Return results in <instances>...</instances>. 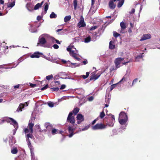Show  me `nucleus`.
Masks as SVG:
<instances>
[{"mask_svg":"<svg viewBox=\"0 0 160 160\" xmlns=\"http://www.w3.org/2000/svg\"><path fill=\"white\" fill-rule=\"evenodd\" d=\"M72 112H70L69 113L67 121V122L73 125L75 123V119L74 116H72Z\"/></svg>","mask_w":160,"mask_h":160,"instance_id":"obj_6","label":"nucleus"},{"mask_svg":"<svg viewBox=\"0 0 160 160\" xmlns=\"http://www.w3.org/2000/svg\"><path fill=\"white\" fill-rule=\"evenodd\" d=\"M98 26H93L90 29V30L91 31H92L95 30L97 28Z\"/></svg>","mask_w":160,"mask_h":160,"instance_id":"obj_48","label":"nucleus"},{"mask_svg":"<svg viewBox=\"0 0 160 160\" xmlns=\"http://www.w3.org/2000/svg\"><path fill=\"white\" fill-rule=\"evenodd\" d=\"M91 40V38L90 37H87L85 38L84 42L86 43H88Z\"/></svg>","mask_w":160,"mask_h":160,"instance_id":"obj_39","label":"nucleus"},{"mask_svg":"<svg viewBox=\"0 0 160 160\" xmlns=\"http://www.w3.org/2000/svg\"><path fill=\"white\" fill-rule=\"evenodd\" d=\"M134 12H135V9L134 8H132V9L131 11L129 12V13H130L132 14V13H134Z\"/></svg>","mask_w":160,"mask_h":160,"instance_id":"obj_56","label":"nucleus"},{"mask_svg":"<svg viewBox=\"0 0 160 160\" xmlns=\"http://www.w3.org/2000/svg\"><path fill=\"white\" fill-rule=\"evenodd\" d=\"M62 62L64 63H67L68 66L71 67L72 68H75L79 66V64H78L76 63H72L69 61L67 62L66 61L64 60H62Z\"/></svg>","mask_w":160,"mask_h":160,"instance_id":"obj_7","label":"nucleus"},{"mask_svg":"<svg viewBox=\"0 0 160 160\" xmlns=\"http://www.w3.org/2000/svg\"><path fill=\"white\" fill-rule=\"evenodd\" d=\"M52 91H58L59 90L58 88H50Z\"/></svg>","mask_w":160,"mask_h":160,"instance_id":"obj_41","label":"nucleus"},{"mask_svg":"<svg viewBox=\"0 0 160 160\" xmlns=\"http://www.w3.org/2000/svg\"><path fill=\"white\" fill-rule=\"evenodd\" d=\"M7 121L9 122L11 124L13 125L15 129L13 131V135H14L16 132V130L18 128V125L17 122L12 118H8L7 119Z\"/></svg>","mask_w":160,"mask_h":160,"instance_id":"obj_4","label":"nucleus"},{"mask_svg":"<svg viewBox=\"0 0 160 160\" xmlns=\"http://www.w3.org/2000/svg\"><path fill=\"white\" fill-rule=\"evenodd\" d=\"M105 116V114L104 112L103 111H102L100 113L99 117L101 118H102L104 117Z\"/></svg>","mask_w":160,"mask_h":160,"instance_id":"obj_40","label":"nucleus"},{"mask_svg":"<svg viewBox=\"0 0 160 160\" xmlns=\"http://www.w3.org/2000/svg\"><path fill=\"white\" fill-rule=\"evenodd\" d=\"M35 126H36L37 129L38 130L39 132H41V129L40 127V125L39 124H37Z\"/></svg>","mask_w":160,"mask_h":160,"instance_id":"obj_42","label":"nucleus"},{"mask_svg":"<svg viewBox=\"0 0 160 160\" xmlns=\"http://www.w3.org/2000/svg\"><path fill=\"white\" fill-rule=\"evenodd\" d=\"M44 126L46 127V129L47 130L50 131L51 130H52V126L51 125L50 123H46L44 124Z\"/></svg>","mask_w":160,"mask_h":160,"instance_id":"obj_19","label":"nucleus"},{"mask_svg":"<svg viewBox=\"0 0 160 160\" xmlns=\"http://www.w3.org/2000/svg\"><path fill=\"white\" fill-rule=\"evenodd\" d=\"M118 83H117L116 84H113L111 85L110 87V91H111L112 90H113V89L115 88V87H116L117 85H118Z\"/></svg>","mask_w":160,"mask_h":160,"instance_id":"obj_34","label":"nucleus"},{"mask_svg":"<svg viewBox=\"0 0 160 160\" xmlns=\"http://www.w3.org/2000/svg\"><path fill=\"white\" fill-rule=\"evenodd\" d=\"M81 77L84 79H86L87 78V77L85 75H82Z\"/></svg>","mask_w":160,"mask_h":160,"instance_id":"obj_61","label":"nucleus"},{"mask_svg":"<svg viewBox=\"0 0 160 160\" xmlns=\"http://www.w3.org/2000/svg\"><path fill=\"white\" fill-rule=\"evenodd\" d=\"M114 42L112 41H110L109 42V48L110 49H112L115 48V46L113 44Z\"/></svg>","mask_w":160,"mask_h":160,"instance_id":"obj_23","label":"nucleus"},{"mask_svg":"<svg viewBox=\"0 0 160 160\" xmlns=\"http://www.w3.org/2000/svg\"><path fill=\"white\" fill-rule=\"evenodd\" d=\"M151 38V35L150 34H144L141 37L140 40L141 41L149 39Z\"/></svg>","mask_w":160,"mask_h":160,"instance_id":"obj_14","label":"nucleus"},{"mask_svg":"<svg viewBox=\"0 0 160 160\" xmlns=\"http://www.w3.org/2000/svg\"><path fill=\"white\" fill-rule=\"evenodd\" d=\"M46 59L48 61H49L51 62H52L53 60L52 59V58H51L50 57H48L46 58Z\"/></svg>","mask_w":160,"mask_h":160,"instance_id":"obj_53","label":"nucleus"},{"mask_svg":"<svg viewBox=\"0 0 160 160\" xmlns=\"http://www.w3.org/2000/svg\"><path fill=\"white\" fill-rule=\"evenodd\" d=\"M124 59V58H118L115 59V63L116 65V68H118L120 67V64L121 63V62L122 61H123Z\"/></svg>","mask_w":160,"mask_h":160,"instance_id":"obj_9","label":"nucleus"},{"mask_svg":"<svg viewBox=\"0 0 160 160\" xmlns=\"http://www.w3.org/2000/svg\"><path fill=\"white\" fill-rule=\"evenodd\" d=\"M43 3V1H42L40 3H37L34 7V9L35 10H37L40 7H41Z\"/></svg>","mask_w":160,"mask_h":160,"instance_id":"obj_22","label":"nucleus"},{"mask_svg":"<svg viewBox=\"0 0 160 160\" xmlns=\"http://www.w3.org/2000/svg\"><path fill=\"white\" fill-rule=\"evenodd\" d=\"M59 132L58 131V130L56 129L53 128V129H52V133L53 135H55L56 134L58 133Z\"/></svg>","mask_w":160,"mask_h":160,"instance_id":"obj_28","label":"nucleus"},{"mask_svg":"<svg viewBox=\"0 0 160 160\" xmlns=\"http://www.w3.org/2000/svg\"><path fill=\"white\" fill-rule=\"evenodd\" d=\"M0 3L1 4H3L4 3V0H0Z\"/></svg>","mask_w":160,"mask_h":160,"instance_id":"obj_63","label":"nucleus"},{"mask_svg":"<svg viewBox=\"0 0 160 160\" xmlns=\"http://www.w3.org/2000/svg\"><path fill=\"white\" fill-rule=\"evenodd\" d=\"M120 25L121 28L120 32L122 33H124L126 32L125 29L126 28V26L125 23L122 22L120 23Z\"/></svg>","mask_w":160,"mask_h":160,"instance_id":"obj_13","label":"nucleus"},{"mask_svg":"<svg viewBox=\"0 0 160 160\" xmlns=\"http://www.w3.org/2000/svg\"><path fill=\"white\" fill-rule=\"evenodd\" d=\"M48 106L51 108H52L54 106V104L52 102H49L48 103Z\"/></svg>","mask_w":160,"mask_h":160,"instance_id":"obj_46","label":"nucleus"},{"mask_svg":"<svg viewBox=\"0 0 160 160\" xmlns=\"http://www.w3.org/2000/svg\"><path fill=\"white\" fill-rule=\"evenodd\" d=\"M57 17V15L53 12H52L50 15V17L51 18H56Z\"/></svg>","mask_w":160,"mask_h":160,"instance_id":"obj_30","label":"nucleus"},{"mask_svg":"<svg viewBox=\"0 0 160 160\" xmlns=\"http://www.w3.org/2000/svg\"><path fill=\"white\" fill-rule=\"evenodd\" d=\"M41 19V17L40 16H38L37 17V19L38 21L40 20Z\"/></svg>","mask_w":160,"mask_h":160,"instance_id":"obj_60","label":"nucleus"},{"mask_svg":"<svg viewBox=\"0 0 160 160\" xmlns=\"http://www.w3.org/2000/svg\"><path fill=\"white\" fill-rule=\"evenodd\" d=\"M73 40H74L75 41H79V39L78 37V38L76 37L75 38H73Z\"/></svg>","mask_w":160,"mask_h":160,"instance_id":"obj_59","label":"nucleus"},{"mask_svg":"<svg viewBox=\"0 0 160 160\" xmlns=\"http://www.w3.org/2000/svg\"><path fill=\"white\" fill-rule=\"evenodd\" d=\"M79 109L78 108H76L72 111V112L75 115H76L79 112Z\"/></svg>","mask_w":160,"mask_h":160,"instance_id":"obj_31","label":"nucleus"},{"mask_svg":"<svg viewBox=\"0 0 160 160\" xmlns=\"http://www.w3.org/2000/svg\"><path fill=\"white\" fill-rule=\"evenodd\" d=\"M98 118H97V119H95L94 120H93L92 122V124L93 125L98 120Z\"/></svg>","mask_w":160,"mask_h":160,"instance_id":"obj_55","label":"nucleus"},{"mask_svg":"<svg viewBox=\"0 0 160 160\" xmlns=\"http://www.w3.org/2000/svg\"><path fill=\"white\" fill-rule=\"evenodd\" d=\"M11 152L13 154H16L18 152V150L17 148H13L11 150Z\"/></svg>","mask_w":160,"mask_h":160,"instance_id":"obj_29","label":"nucleus"},{"mask_svg":"<svg viewBox=\"0 0 160 160\" xmlns=\"http://www.w3.org/2000/svg\"><path fill=\"white\" fill-rule=\"evenodd\" d=\"M119 1L118 4V8H120L121 7L123 4L124 0H114V1Z\"/></svg>","mask_w":160,"mask_h":160,"instance_id":"obj_21","label":"nucleus"},{"mask_svg":"<svg viewBox=\"0 0 160 160\" xmlns=\"http://www.w3.org/2000/svg\"><path fill=\"white\" fill-rule=\"evenodd\" d=\"M45 8H44V10L46 12L48 9V7L49 4L48 3L46 2L45 3Z\"/></svg>","mask_w":160,"mask_h":160,"instance_id":"obj_35","label":"nucleus"},{"mask_svg":"<svg viewBox=\"0 0 160 160\" xmlns=\"http://www.w3.org/2000/svg\"><path fill=\"white\" fill-rule=\"evenodd\" d=\"M29 121V123L28 124L27 128H24V132L26 133H28L27 135L26 139L28 142V145H29V144L31 145V143L29 139V138H32L33 137L32 134L33 132L32 128L34 126V124L30 122Z\"/></svg>","mask_w":160,"mask_h":160,"instance_id":"obj_1","label":"nucleus"},{"mask_svg":"<svg viewBox=\"0 0 160 160\" xmlns=\"http://www.w3.org/2000/svg\"><path fill=\"white\" fill-rule=\"evenodd\" d=\"M77 121V123L78 124H80L84 121V117L81 114H78L76 117Z\"/></svg>","mask_w":160,"mask_h":160,"instance_id":"obj_10","label":"nucleus"},{"mask_svg":"<svg viewBox=\"0 0 160 160\" xmlns=\"http://www.w3.org/2000/svg\"><path fill=\"white\" fill-rule=\"evenodd\" d=\"M50 39L53 43H55L56 39L53 37H50Z\"/></svg>","mask_w":160,"mask_h":160,"instance_id":"obj_47","label":"nucleus"},{"mask_svg":"<svg viewBox=\"0 0 160 160\" xmlns=\"http://www.w3.org/2000/svg\"><path fill=\"white\" fill-rule=\"evenodd\" d=\"M127 60H128V59H127V61H126L125 62H122V63L123 65H125L126 63H128L129 62H130V60L129 61H128Z\"/></svg>","mask_w":160,"mask_h":160,"instance_id":"obj_57","label":"nucleus"},{"mask_svg":"<svg viewBox=\"0 0 160 160\" xmlns=\"http://www.w3.org/2000/svg\"><path fill=\"white\" fill-rule=\"evenodd\" d=\"M43 37L45 38H48V35L47 34H44L43 35Z\"/></svg>","mask_w":160,"mask_h":160,"instance_id":"obj_64","label":"nucleus"},{"mask_svg":"<svg viewBox=\"0 0 160 160\" xmlns=\"http://www.w3.org/2000/svg\"><path fill=\"white\" fill-rule=\"evenodd\" d=\"M53 78V76L52 74H51L47 76L46 77V79L48 80H49L51 79L52 78Z\"/></svg>","mask_w":160,"mask_h":160,"instance_id":"obj_33","label":"nucleus"},{"mask_svg":"<svg viewBox=\"0 0 160 160\" xmlns=\"http://www.w3.org/2000/svg\"><path fill=\"white\" fill-rule=\"evenodd\" d=\"M30 150L32 160H34L35 159V156L34 153L33 152V148H32L31 147V145L29 144V145H28Z\"/></svg>","mask_w":160,"mask_h":160,"instance_id":"obj_16","label":"nucleus"},{"mask_svg":"<svg viewBox=\"0 0 160 160\" xmlns=\"http://www.w3.org/2000/svg\"><path fill=\"white\" fill-rule=\"evenodd\" d=\"M118 120L120 124L124 125L128 120L126 114L124 112H121L119 114Z\"/></svg>","mask_w":160,"mask_h":160,"instance_id":"obj_3","label":"nucleus"},{"mask_svg":"<svg viewBox=\"0 0 160 160\" xmlns=\"http://www.w3.org/2000/svg\"><path fill=\"white\" fill-rule=\"evenodd\" d=\"M138 78H136L135 79H134L132 81V86H133L134 84H135L138 81Z\"/></svg>","mask_w":160,"mask_h":160,"instance_id":"obj_43","label":"nucleus"},{"mask_svg":"<svg viewBox=\"0 0 160 160\" xmlns=\"http://www.w3.org/2000/svg\"><path fill=\"white\" fill-rule=\"evenodd\" d=\"M67 50L69 52L70 55L73 58L75 59L78 61H80L81 59L78 58L79 55L78 51L76 50L74 46L72 45H70L67 48Z\"/></svg>","mask_w":160,"mask_h":160,"instance_id":"obj_2","label":"nucleus"},{"mask_svg":"<svg viewBox=\"0 0 160 160\" xmlns=\"http://www.w3.org/2000/svg\"><path fill=\"white\" fill-rule=\"evenodd\" d=\"M55 43H57V44H60V42H59V41L57 39L56 40Z\"/></svg>","mask_w":160,"mask_h":160,"instance_id":"obj_62","label":"nucleus"},{"mask_svg":"<svg viewBox=\"0 0 160 160\" xmlns=\"http://www.w3.org/2000/svg\"><path fill=\"white\" fill-rule=\"evenodd\" d=\"M27 102H26L24 103H21L20 104L18 107L17 110V112H19L22 111V109L24 107L28 106Z\"/></svg>","mask_w":160,"mask_h":160,"instance_id":"obj_12","label":"nucleus"},{"mask_svg":"<svg viewBox=\"0 0 160 160\" xmlns=\"http://www.w3.org/2000/svg\"><path fill=\"white\" fill-rule=\"evenodd\" d=\"M71 19V16L70 15L67 16L65 17L64 19V22H67L70 20Z\"/></svg>","mask_w":160,"mask_h":160,"instance_id":"obj_24","label":"nucleus"},{"mask_svg":"<svg viewBox=\"0 0 160 160\" xmlns=\"http://www.w3.org/2000/svg\"><path fill=\"white\" fill-rule=\"evenodd\" d=\"M42 54L41 53H39L38 52H36L31 55L30 57L32 58H38L40 57V55Z\"/></svg>","mask_w":160,"mask_h":160,"instance_id":"obj_15","label":"nucleus"},{"mask_svg":"<svg viewBox=\"0 0 160 160\" xmlns=\"http://www.w3.org/2000/svg\"><path fill=\"white\" fill-rule=\"evenodd\" d=\"M77 2L76 0H74L73 1V5H74V9L76 10L77 8Z\"/></svg>","mask_w":160,"mask_h":160,"instance_id":"obj_36","label":"nucleus"},{"mask_svg":"<svg viewBox=\"0 0 160 160\" xmlns=\"http://www.w3.org/2000/svg\"><path fill=\"white\" fill-rule=\"evenodd\" d=\"M107 125H105L101 123H98L92 127V128L93 130L103 129L107 128Z\"/></svg>","mask_w":160,"mask_h":160,"instance_id":"obj_5","label":"nucleus"},{"mask_svg":"<svg viewBox=\"0 0 160 160\" xmlns=\"http://www.w3.org/2000/svg\"><path fill=\"white\" fill-rule=\"evenodd\" d=\"M142 55H140L138 56L136 58V61H140L139 59L142 58Z\"/></svg>","mask_w":160,"mask_h":160,"instance_id":"obj_32","label":"nucleus"},{"mask_svg":"<svg viewBox=\"0 0 160 160\" xmlns=\"http://www.w3.org/2000/svg\"><path fill=\"white\" fill-rule=\"evenodd\" d=\"M86 24L84 22V18H82V17L81 18V19L79 22L78 23V26L79 27H84L85 26Z\"/></svg>","mask_w":160,"mask_h":160,"instance_id":"obj_17","label":"nucleus"},{"mask_svg":"<svg viewBox=\"0 0 160 160\" xmlns=\"http://www.w3.org/2000/svg\"><path fill=\"white\" fill-rule=\"evenodd\" d=\"M30 85L31 87L32 88L35 87L36 86L35 84H33L32 83H30Z\"/></svg>","mask_w":160,"mask_h":160,"instance_id":"obj_54","label":"nucleus"},{"mask_svg":"<svg viewBox=\"0 0 160 160\" xmlns=\"http://www.w3.org/2000/svg\"><path fill=\"white\" fill-rule=\"evenodd\" d=\"M48 84H47L44 87H43L41 89V90L42 91H43V90H45L46 89L48 88Z\"/></svg>","mask_w":160,"mask_h":160,"instance_id":"obj_49","label":"nucleus"},{"mask_svg":"<svg viewBox=\"0 0 160 160\" xmlns=\"http://www.w3.org/2000/svg\"><path fill=\"white\" fill-rule=\"evenodd\" d=\"M126 81V78H125V77H123L121 79V80L118 83H120L122 82H123Z\"/></svg>","mask_w":160,"mask_h":160,"instance_id":"obj_37","label":"nucleus"},{"mask_svg":"<svg viewBox=\"0 0 160 160\" xmlns=\"http://www.w3.org/2000/svg\"><path fill=\"white\" fill-rule=\"evenodd\" d=\"M102 72H102L100 73H98L97 74H95L96 73H95L94 72H93L92 73V75L90 77V80H97L99 77Z\"/></svg>","mask_w":160,"mask_h":160,"instance_id":"obj_8","label":"nucleus"},{"mask_svg":"<svg viewBox=\"0 0 160 160\" xmlns=\"http://www.w3.org/2000/svg\"><path fill=\"white\" fill-rule=\"evenodd\" d=\"M30 28H29V31L32 32H35L37 30L36 28H35L34 27H33L31 25H30Z\"/></svg>","mask_w":160,"mask_h":160,"instance_id":"obj_25","label":"nucleus"},{"mask_svg":"<svg viewBox=\"0 0 160 160\" xmlns=\"http://www.w3.org/2000/svg\"><path fill=\"white\" fill-rule=\"evenodd\" d=\"M53 48H54L56 49H58L59 48L58 46V45L56 44H54L53 46Z\"/></svg>","mask_w":160,"mask_h":160,"instance_id":"obj_51","label":"nucleus"},{"mask_svg":"<svg viewBox=\"0 0 160 160\" xmlns=\"http://www.w3.org/2000/svg\"><path fill=\"white\" fill-rule=\"evenodd\" d=\"M115 1L113 0H111L109 1V6L111 9H114L116 7V5L114 3Z\"/></svg>","mask_w":160,"mask_h":160,"instance_id":"obj_18","label":"nucleus"},{"mask_svg":"<svg viewBox=\"0 0 160 160\" xmlns=\"http://www.w3.org/2000/svg\"><path fill=\"white\" fill-rule=\"evenodd\" d=\"M66 87V85H62L60 88V89L61 90L64 89Z\"/></svg>","mask_w":160,"mask_h":160,"instance_id":"obj_52","label":"nucleus"},{"mask_svg":"<svg viewBox=\"0 0 160 160\" xmlns=\"http://www.w3.org/2000/svg\"><path fill=\"white\" fill-rule=\"evenodd\" d=\"M113 36L114 37H117L120 35V34L115 31L113 32Z\"/></svg>","mask_w":160,"mask_h":160,"instance_id":"obj_44","label":"nucleus"},{"mask_svg":"<svg viewBox=\"0 0 160 160\" xmlns=\"http://www.w3.org/2000/svg\"><path fill=\"white\" fill-rule=\"evenodd\" d=\"M113 125H114V123L112 122H111V123H109L108 124H107V125H108L110 127H112L113 126Z\"/></svg>","mask_w":160,"mask_h":160,"instance_id":"obj_50","label":"nucleus"},{"mask_svg":"<svg viewBox=\"0 0 160 160\" xmlns=\"http://www.w3.org/2000/svg\"><path fill=\"white\" fill-rule=\"evenodd\" d=\"M19 84H18L16 85H15L14 86V88H19Z\"/></svg>","mask_w":160,"mask_h":160,"instance_id":"obj_58","label":"nucleus"},{"mask_svg":"<svg viewBox=\"0 0 160 160\" xmlns=\"http://www.w3.org/2000/svg\"><path fill=\"white\" fill-rule=\"evenodd\" d=\"M71 97L69 96H64L62 98L59 100V101L60 102H61L63 100L68 99H69V98Z\"/></svg>","mask_w":160,"mask_h":160,"instance_id":"obj_27","label":"nucleus"},{"mask_svg":"<svg viewBox=\"0 0 160 160\" xmlns=\"http://www.w3.org/2000/svg\"><path fill=\"white\" fill-rule=\"evenodd\" d=\"M90 127V126L89 125H87L84 128L82 129L81 130H80V131H85L88 130Z\"/></svg>","mask_w":160,"mask_h":160,"instance_id":"obj_38","label":"nucleus"},{"mask_svg":"<svg viewBox=\"0 0 160 160\" xmlns=\"http://www.w3.org/2000/svg\"><path fill=\"white\" fill-rule=\"evenodd\" d=\"M39 42L41 44H44L46 42V40L44 37H41L39 38Z\"/></svg>","mask_w":160,"mask_h":160,"instance_id":"obj_20","label":"nucleus"},{"mask_svg":"<svg viewBox=\"0 0 160 160\" xmlns=\"http://www.w3.org/2000/svg\"><path fill=\"white\" fill-rule=\"evenodd\" d=\"M94 99V98L92 96H91L88 98V100L90 102L92 101Z\"/></svg>","mask_w":160,"mask_h":160,"instance_id":"obj_45","label":"nucleus"},{"mask_svg":"<svg viewBox=\"0 0 160 160\" xmlns=\"http://www.w3.org/2000/svg\"><path fill=\"white\" fill-rule=\"evenodd\" d=\"M15 5V2L14 1L11 3H8L7 6L8 8H12Z\"/></svg>","mask_w":160,"mask_h":160,"instance_id":"obj_26","label":"nucleus"},{"mask_svg":"<svg viewBox=\"0 0 160 160\" xmlns=\"http://www.w3.org/2000/svg\"><path fill=\"white\" fill-rule=\"evenodd\" d=\"M68 131L70 134L68 135V136L69 138H71L73 135V131L75 130L73 126H69L68 128Z\"/></svg>","mask_w":160,"mask_h":160,"instance_id":"obj_11","label":"nucleus"}]
</instances>
